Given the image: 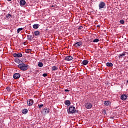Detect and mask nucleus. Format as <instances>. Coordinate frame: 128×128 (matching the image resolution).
Returning a JSON list of instances; mask_svg holds the SVG:
<instances>
[{
	"mask_svg": "<svg viewBox=\"0 0 128 128\" xmlns=\"http://www.w3.org/2000/svg\"><path fill=\"white\" fill-rule=\"evenodd\" d=\"M18 68L20 70H28V64H26L22 62V61H19L18 62Z\"/></svg>",
	"mask_w": 128,
	"mask_h": 128,
	"instance_id": "1",
	"label": "nucleus"
},
{
	"mask_svg": "<svg viewBox=\"0 0 128 128\" xmlns=\"http://www.w3.org/2000/svg\"><path fill=\"white\" fill-rule=\"evenodd\" d=\"M76 110L74 106H70L69 108L68 114H76Z\"/></svg>",
	"mask_w": 128,
	"mask_h": 128,
	"instance_id": "2",
	"label": "nucleus"
},
{
	"mask_svg": "<svg viewBox=\"0 0 128 128\" xmlns=\"http://www.w3.org/2000/svg\"><path fill=\"white\" fill-rule=\"evenodd\" d=\"M98 8L100 10H102V8H106V3L104 2H100L98 4Z\"/></svg>",
	"mask_w": 128,
	"mask_h": 128,
	"instance_id": "3",
	"label": "nucleus"
},
{
	"mask_svg": "<svg viewBox=\"0 0 128 128\" xmlns=\"http://www.w3.org/2000/svg\"><path fill=\"white\" fill-rule=\"evenodd\" d=\"M13 78L15 80H18V79L20 78V73H15L13 75Z\"/></svg>",
	"mask_w": 128,
	"mask_h": 128,
	"instance_id": "4",
	"label": "nucleus"
},
{
	"mask_svg": "<svg viewBox=\"0 0 128 128\" xmlns=\"http://www.w3.org/2000/svg\"><path fill=\"white\" fill-rule=\"evenodd\" d=\"M13 56H14V58H22V53H14L13 54Z\"/></svg>",
	"mask_w": 128,
	"mask_h": 128,
	"instance_id": "5",
	"label": "nucleus"
},
{
	"mask_svg": "<svg viewBox=\"0 0 128 128\" xmlns=\"http://www.w3.org/2000/svg\"><path fill=\"white\" fill-rule=\"evenodd\" d=\"M27 104L29 106H32L34 104V100L32 99L28 100H27Z\"/></svg>",
	"mask_w": 128,
	"mask_h": 128,
	"instance_id": "6",
	"label": "nucleus"
},
{
	"mask_svg": "<svg viewBox=\"0 0 128 128\" xmlns=\"http://www.w3.org/2000/svg\"><path fill=\"white\" fill-rule=\"evenodd\" d=\"M72 60H74V57H72V56H66L65 58V60H67L68 62Z\"/></svg>",
	"mask_w": 128,
	"mask_h": 128,
	"instance_id": "7",
	"label": "nucleus"
},
{
	"mask_svg": "<svg viewBox=\"0 0 128 128\" xmlns=\"http://www.w3.org/2000/svg\"><path fill=\"white\" fill-rule=\"evenodd\" d=\"M82 46V42H77L74 44V46L77 47V46Z\"/></svg>",
	"mask_w": 128,
	"mask_h": 128,
	"instance_id": "8",
	"label": "nucleus"
},
{
	"mask_svg": "<svg viewBox=\"0 0 128 128\" xmlns=\"http://www.w3.org/2000/svg\"><path fill=\"white\" fill-rule=\"evenodd\" d=\"M86 108L88 109L92 108V104L90 103H87L86 104Z\"/></svg>",
	"mask_w": 128,
	"mask_h": 128,
	"instance_id": "9",
	"label": "nucleus"
},
{
	"mask_svg": "<svg viewBox=\"0 0 128 128\" xmlns=\"http://www.w3.org/2000/svg\"><path fill=\"white\" fill-rule=\"evenodd\" d=\"M128 98V96L126 94H124L122 96H121V100H126Z\"/></svg>",
	"mask_w": 128,
	"mask_h": 128,
	"instance_id": "10",
	"label": "nucleus"
},
{
	"mask_svg": "<svg viewBox=\"0 0 128 128\" xmlns=\"http://www.w3.org/2000/svg\"><path fill=\"white\" fill-rule=\"evenodd\" d=\"M34 34L35 36H40V32L38 30H36L34 32Z\"/></svg>",
	"mask_w": 128,
	"mask_h": 128,
	"instance_id": "11",
	"label": "nucleus"
},
{
	"mask_svg": "<svg viewBox=\"0 0 128 128\" xmlns=\"http://www.w3.org/2000/svg\"><path fill=\"white\" fill-rule=\"evenodd\" d=\"M20 6H24V4H26V0H20Z\"/></svg>",
	"mask_w": 128,
	"mask_h": 128,
	"instance_id": "12",
	"label": "nucleus"
},
{
	"mask_svg": "<svg viewBox=\"0 0 128 128\" xmlns=\"http://www.w3.org/2000/svg\"><path fill=\"white\" fill-rule=\"evenodd\" d=\"M32 38H34V36H32V35L27 36V39L28 40H32Z\"/></svg>",
	"mask_w": 128,
	"mask_h": 128,
	"instance_id": "13",
	"label": "nucleus"
},
{
	"mask_svg": "<svg viewBox=\"0 0 128 128\" xmlns=\"http://www.w3.org/2000/svg\"><path fill=\"white\" fill-rule=\"evenodd\" d=\"M88 64V60H84L82 62V64H84V66H86V64Z\"/></svg>",
	"mask_w": 128,
	"mask_h": 128,
	"instance_id": "14",
	"label": "nucleus"
},
{
	"mask_svg": "<svg viewBox=\"0 0 128 128\" xmlns=\"http://www.w3.org/2000/svg\"><path fill=\"white\" fill-rule=\"evenodd\" d=\"M28 112V110L26 108L23 109L22 110V113L24 114H26Z\"/></svg>",
	"mask_w": 128,
	"mask_h": 128,
	"instance_id": "15",
	"label": "nucleus"
},
{
	"mask_svg": "<svg viewBox=\"0 0 128 128\" xmlns=\"http://www.w3.org/2000/svg\"><path fill=\"white\" fill-rule=\"evenodd\" d=\"M58 70V67H56V66H53L52 67V72H54V70Z\"/></svg>",
	"mask_w": 128,
	"mask_h": 128,
	"instance_id": "16",
	"label": "nucleus"
},
{
	"mask_svg": "<svg viewBox=\"0 0 128 128\" xmlns=\"http://www.w3.org/2000/svg\"><path fill=\"white\" fill-rule=\"evenodd\" d=\"M33 28H35V29H37L38 28L39 26H40V24H34L33 26Z\"/></svg>",
	"mask_w": 128,
	"mask_h": 128,
	"instance_id": "17",
	"label": "nucleus"
},
{
	"mask_svg": "<svg viewBox=\"0 0 128 128\" xmlns=\"http://www.w3.org/2000/svg\"><path fill=\"white\" fill-rule=\"evenodd\" d=\"M106 66L112 68V66H113L114 64H112V63H110V62H107L106 64Z\"/></svg>",
	"mask_w": 128,
	"mask_h": 128,
	"instance_id": "18",
	"label": "nucleus"
},
{
	"mask_svg": "<svg viewBox=\"0 0 128 128\" xmlns=\"http://www.w3.org/2000/svg\"><path fill=\"white\" fill-rule=\"evenodd\" d=\"M110 101H105V102H104V106H110Z\"/></svg>",
	"mask_w": 128,
	"mask_h": 128,
	"instance_id": "19",
	"label": "nucleus"
},
{
	"mask_svg": "<svg viewBox=\"0 0 128 128\" xmlns=\"http://www.w3.org/2000/svg\"><path fill=\"white\" fill-rule=\"evenodd\" d=\"M38 66L39 68H42L44 66V64L42 62H38Z\"/></svg>",
	"mask_w": 128,
	"mask_h": 128,
	"instance_id": "20",
	"label": "nucleus"
},
{
	"mask_svg": "<svg viewBox=\"0 0 128 128\" xmlns=\"http://www.w3.org/2000/svg\"><path fill=\"white\" fill-rule=\"evenodd\" d=\"M65 104H66V106H70V101L67 100L65 101L64 102Z\"/></svg>",
	"mask_w": 128,
	"mask_h": 128,
	"instance_id": "21",
	"label": "nucleus"
},
{
	"mask_svg": "<svg viewBox=\"0 0 128 128\" xmlns=\"http://www.w3.org/2000/svg\"><path fill=\"white\" fill-rule=\"evenodd\" d=\"M44 112H45V114H48V112H50V109L49 108H44Z\"/></svg>",
	"mask_w": 128,
	"mask_h": 128,
	"instance_id": "22",
	"label": "nucleus"
},
{
	"mask_svg": "<svg viewBox=\"0 0 128 128\" xmlns=\"http://www.w3.org/2000/svg\"><path fill=\"white\" fill-rule=\"evenodd\" d=\"M126 56V53H122L119 55L118 58H122V56Z\"/></svg>",
	"mask_w": 128,
	"mask_h": 128,
	"instance_id": "23",
	"label": "nucleus"
},
{
	"mask_svg": "<svg viewBox=\"0 0 128 128\" xmlns=\"http://www.w3.org/2000/svg\"><path fill=\"white\" fill-rule=\"evenodd\" d=\"M24 30V28H18L17 30L18 34H20V30Z\"/></svg>",
	"mask_w": 128,
	"mask_h": 128,
	"instance_id": "24",
	"label": "nucleus"
},
{
	"mask_svg": "<svg viewBox=\"0 0 128 128\" xmlns=\"http://www.w3.org/2000/svg\"><path fill=\"white\" fill-rule=\"evenodd\" d=\"M6 16V18H10H10H12V15L10 14H7Z\"/></svg>",
	"mask_w": 128,
	"mask_h": 128,
	"instance_id": "25",
	"label": "nucleus"
},
{
	"mask_svg": "<svg viewBox=\"0 0 128 128\" xmlns=\"http://www.w3.org/2000/svg\"><path fill=\"white\" fill-rule=\"evenodd\" d=\"M6 90H7V92H10L12 90V88L10 87L6 88Z\"/></svg>",
	"mask_w": 128,
	"mask_h": 128,
	"instance_id": "26",
	"label": "nucleus"
},
{
	"mask_svg": "<svg viewBox=\"0 0 128 128\" xmlns=\"http://www.w3.org/2000/svg\"><path fill=\"white\" fill-rule=\"evenodd\" d=\"M32 52V50L31 49H26V53H28V52Z\"/></svg>",
	"mask_w": 128,
	"mask_h": 128,
	"instance_id": "27",
	"label": "nucleus"
},
{
	"mask_svg": "<svg viewBox=\"0 0 128 128\" xmlns=\"http://www.w3.org/2000/svg\"><path fill=\"white\" fill-rule=\"evenodd\" d=\"M100 42V40L96 38L93 40V42Z\"/></svg>",
	"mask_w": 128,
	"mask_h": 128,
	"instance_id": "28",
	"label": "nucleus"
},
{
	"mask_svg": "<svg viewBox=\"0 0 128 128\" xmlns=\"http://www.w3.org/2000/svg\"><path fill=\"white\" fill-rule=\"evenodd\" d=\"M120 22L121 23V24H124V20H120Z\"/></svg>",
	"mask_w": 128,
	"mask_h": 128,
	"instance_id": "29",
	"label": "nucleus"
},
{
	"mask_svg": "<svg viewBox=\"0 0 128 128\" xmlns=\"http://www.w3.org/2000/svg\"><path fill=\"white\" fill-rule=\"evenodd\" d=\"M39 108H42L44 106V104H38Z\"/></svg>",
	"mask_w": 128,
	"mask_h": 128,
	"instance_id": "30",
	"label": "nucleus"
},
{
	"mask_svg": "<svg viewBox=\"0 0 128 128\" xmlns=\"http://www.w3.org/2000/svg\"><path fill=\"white\" fill-rule=\"evenodd\" d=\"M42 76H44V78H46V76H48V74L46 73L43 74Z\"/></svg>",
	"mask_w": 128,
	"mask_h": 128,
	"instance_id": "31",
	"label": "nucleus"
},
{
	"mask_svg": "<svg viewBox=\"0 0 128 128\" xmlns=\"http://www.w3.org/2000/svg\"><path fill=\"white\" fill-rule=\"evenodd\" d=\"M102 113L104 114H106V110H104L102 111Z\"/></svg>",
	"mask_w": 128,
	"mask_h": 128,
	"instance_id": "32",
	"label": "nucleus"
},
{
	"mask_svg": "<svg viewBox=\"0 0 128 128\" xmlns=\"http://www.w3.org/2000/svg\"><path fill=\"white\" fill-rule=\"evenodd\" d=\"M14 61H15V62H21V61L20 60H18V59H15V60H14Z\"/></svg>",
	"mask_w": 128,
	"mask_h": 128,
	"instance_id": "33",
	"label": "nucleus"
},
{
	"mask_svg": "<svg viewBox=\"0 0 128 128\" xmlns=\"http://www.w3.org/2000/svg\"><path fill=\"white\" fill-rule=\"evenodd\" d=\"M82 26H80L79 28H78V30H82Z\"/></svg>",
	"mask_w": 128,
	"mask_h": 128,
	"instance_id": "34",
	"label": "nucleus"
},
{
	"mask_svg": "<svg viewBox=\"0 0 128 128\" xmlns=\"http://www.w3.org/2000/svg\"><path fill=\"white\" fill-rule=\"evenodd\" d=\"M64 92H70V90H68V89H66L64 90Z\"/></svg>",
	"mask_w": 128,
	"mask_h": 128,
	"instance_id": "35",
	"label": "nucleus"
},
{
	"mask_svg": "<svg viewBox=\"0 0 128 128\" xmlns=\"http://www.w3.org/2000/svg\"><path fill=\"white\" fill-rule=\"evenodd\" d=\"M100 25L97 26V28H100Z\"/></svg>",
	"mask_w": 128,
	"mask_h": 128,
	"instance_id": "36",
	"label": "nucleus"
},
{
	"mask_svg": "<svg viewBox=\"0 0 128 128\" xmlns=\"http://www.w3.org/2000/svg\"><path fill=\"white\" fill-rule=\"evenodd\" d=\"M8 2H12V0H8Z\"/></svg>",
	"mask_w": 128,
	"mask_h": 128,
	"instance_id": "37",
	"label": "nucleus"
},
{
	"mask_svg": "<svg viewBox=\"0 0 128 128\" xmlns=\"http://www.w3.org/2000/svg\"><path fill=\"white\" fill-rule=\"evenodd\" d=\"M76 112H78V110H76Z\"/></svg>",
	"mask_w": 128,
	"mask_h": 128,
	"instance_id": "38",
	"label": "nucleus"
},
{
	"mask_svg": "<svg viewBox=\"0 0 128 128\" xmlns=\"http://www.w3.org/2000/svg\"><path fill=\"white\" fill-rule=\"evenodd\" d=\"M0 128H1L0 127Z\"/></svg>",
	"mask_w": 128,
	"mask_h": 128,
	"instance_id": "39",
	"label": "nucleus"
}]
</instances>
